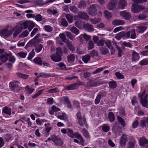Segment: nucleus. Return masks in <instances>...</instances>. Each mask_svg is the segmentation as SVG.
Returning <instances> with one entry per match:
<instances>
[{
  "mask_svg": "<svg viewBox=\"0 0 148 148\" xmlns=\"http://www.w3.org/2000/svg\"><path fill=\"white\" fill-rule=\"evenodd\" d=\"M78 7L81 9L83 8L86 7V2L83 1H81L78 5Z\"/></svg>",
  "mask_w": 148,
  "mask_h": 148,
  "instance_id": "49",
  "label": "nucleus"
},
{
  "mask_svg": "<svg viewBox=\"0 0 148 148\" xmlns=\"http://www.w3.org/2000/svg\"><path fill=\"white\" fill-rule=\"evenodd\" d=\"M3 111L5 114L9 115L11 114V109L7 106L4 107L3 109Z\"/></svg>",
  "mask_w": 148,
  "mask_h": 148,
  "instance_id": "26",
  "label": "nucleus"
},
{
  "mask_svg": "<svg viewBox=\"0 0 148 148\" xmlns=\"http://www.w3.org/2000/svg\"><path fill=\"white\" fill-rule=\"evenodd\" d=\"M140 56L138 53L135 51H133L132 53V62H136L138 61Z\"/></svg>",
  "mask_w": 148,
  "mask_h": 148,
  "instance_id": "9",
  "label": "nucleus"
},
{
  "mask_svg": "<svg viewBox=\"0 0 148 148\" xmlns=\"http://www.w3.org/2000/svg\"><path fill=\"white\" fill-rule=\"evenodd\" d=\"M43 47V45L41 44L38 45L36 47L35 50L37 53H39Z\"/></svg>",
  "mask_w": 148,
  "mask_h": 148,
  "instance_id": "57",
  "label": "nucleus"
},
{
  "mask_svg": "<svg viewBox=\"0 0 148 148\" xmlns=\"http://www.w3.org/2000/svg\"><path fill=\"white\" fill-rule=\"evenodd\" d=\"M29 34V32L27 30H26L25 31L22 32L19 36V37L23 38L27 36Z\"/></svg>",
  "mask_w": 148,
  "mask_h": 148,
  "instance_id": "59",
  "label": "nucleus"
},
{
  "mask_svg": "<svg viewBox=\"0 0 148 148\" xmlns=\"http://www.w3.org/2000/svg\"><path fill=\"white\" fill-rule=\"evenodd\" d=\"M124 35L123 34L122 32L118 33L115 36V38L118 40H119L121 38H123Z\"/></svg>",
  "mask_w": 148,
  "mask_h": 148,
  "instance_id": "55",
  "label": "nucleus"
},
{
  "mask_svg": "<svg viewBox=\"0 0 148 148\" xmlns=\"http://www.w3.org/2000/svg\"><path fill=\"white\" fill-rule=\"evenodd\" d=\"M69 9L70 10L74 13L76 14L78 11V9L76 6L74 5H71L70 6Z\"/></svg>",
  "mask_w": 148,
  "mask_h": 148,
  "instance_id": "35",
  "label": "nucleus"
},
{
  "mask_svg": "<svg viewBox=\"0 0 148 148\" xmlns=\"http://www.w3.org/2000/svg\"><path fill=\"white\" fill-rule=\"evenodd\" d=\"M100 50L101 53L103 55L107 54L109 52L108 49L105 47H101Z\"/></svg>",
  "mask_w": 148,
  "mask_h": 148,
  "instance_id": "38",
  "label": "nucleus"
},
{
  "mask_svg": "<svg viewBox=\"0 0 148 148\" xmlns=\"http://www.w3.org/2000/svg\"><path fill=\"white\" fill-rule=\"evenodd\" d=\"M75 137L77 138L79 140H80V143L82 145H84L83 144L84 143V141L80 134H79L78 132H75L74 137Z\"/></svg>",
  "mask_w": 148,
  "mask_h": 148,
  "instance_id": "15",
  "label": "nucleus"
},
{
  "mask_svg": "<svg viewBox=\"0 0 148 148\" xmlns=\"http://www.w3.org/2000/svg\"><path fill=\"white\" fill-rule=\"evenodd\" d=\"M39 75L37 76V77L39 78L40 77H42L43 78H47L48 77H51V74H46L44 73H41L39 74Z\"/></svg>",
  "mask_w": 148,
  "mask_h": 148,
  "instance_id": "36",
  "label": "nucleus"
},
{
  "mask_svg": "<svg viewBox=\"0 0 148 148\" xmlns=\"http://www.w3.org/2000/svg\"><path fill=\"white\" fill-rule=\"evenodd\" d=\"M139 143L140 145L142 146L148 144V140L147 139L145 136H143L139 140Z\"/></svg>",
  "mask_w": 148,
  "mask_h": 148,
  "instance_id": "13",
  "label": "nucleus"
},
{
  "mask_svg": "<svg viewBox=\"0 0 148 148\" xmlns=\"http://www.w3.org/2000/svg\"><path fill=\"white\" fill-rule=\"evenodd\" d=\"M94 47V43L92 41H89L88 43V49L91 50Z\"/></svg>",
  "mask_w": 148,
  "mask_h": 148,
  "instance_id": "58",
  "label": "nucleus"
},
{
  "mask_svg": "<svg viewBox=\"0 0 148 148\" xmlns=\"http://www.w3.org/2000/svg\"><path fill=\"white\" fill-rule=\"evenodd\" d=\"M16 74L18 77L22 78L24 79H27L29 77L28 75L23 74L20 73H17Z\"/></svg>",
  "mask_w": 148,
  "mask_h": 148,
  "instance_id": "27",
  "label": "nucleus"
},
{
  "mask_svg": "<svg viewBox=\"0 0 148 148\" xmlns=\"http://www.w3.org/2000/svg\"><path fill=\"white\" fill-rule=\"evenodd\" d=\"M115 75L116 77L119 79H122L124 78V75L120 73L116 72L115 73Z\"/></svg>",
  "mask_w": 148,
  "mask_h": 148,
  "instance_id": "54",
  "label": "nucleus"
},
{
  "mask_svg": "<svg viewBox=\"0 0 148 148\" xmlns=\"http://www.w3.org/2000/svg\"><path fill=\"white\" fill-rule=\"evenodd\" d=\"M100 83L98 81H95L92 80H90L87 82V86H88L94 87H96L99 85Z\"/></svg>",
  "mask_w": 148,
  "mask_h": 148,
  "instance_id": "10",
  "label": "nucleus"
},
{
  "mask_svg": "<svg viewBox=\"0 0 148 148\" xmlns=\"http://www.w3.org/2000/svg\"><path fill=\"white\" fill-rule=\"evenodd\" d=\"M123 34L124 35L123 39L129 38L130 36V32L128 31L126 33H125L123 32H122Z\"/></svg>",
  "mask_w": 148,
  "mask_h": 148,
  "instance_id": "53",
  "label": "nucleus"
},
{
  "mask_svg": "<svg viewBox=\"0 0 148 148\" xmlns=\"http://www.w3.org/2000/svg\"><path fill=\"white\" fill-rule=\"evenodd\" d=\"M131 103L132 105L135 106L138 104V101L137 100L136 97L134 96L132 99H131Z\"/></svg>",
  "mask_w": 148,
  "mask_h": 148,
  "instance_id": "51",
  "label": "nucleus"
},
{
  "mask_svg": "<svg viewBox=\"0 0 148 148\" xmlns=\"http://www.w3.org/2000/svg\"><path fill=\"white\" fill-rule=\"evenodd\" d=\"M62 40L64 43H66V38L65 34L63 33H61L59 35Z\"/></svg>",
  "mask_w": 148,
  "mask_h": 148,
  "instance_id": "45",
  "label": "nucleus"
},
{
  "mask_svg": "<svg viewBox=\"0 0 148 148\" xmlns=\"http://www.w3.org/2000/svg\"><path fill=\"white\" fill-rule=\"evenodd\" d=\"M56 0H47L45 2H44L42 0H40L38 1V2L40 4H41L42 5H43L48 3H52Z\"/></svg>",
  "mask_w": 148,
  "mask_h": 148,
  "instance_id": "46",
  "label": "nucleus"
},
{
  "mask_svg": "<svg viewBox=\"0 0 148 148\" xmlns=\"http://www.w3.org/2000/svg\"><path fill=\"white\" fill-rule=\"evenodd\" d=\"M105 92L104 91L100 92L97 95L95 101V104L97 105L99 103L101 100V97L103 96V94Z\"/></svg>",
  "mask_w": 148,
  "mask_h": 148,
  "instance_id": "14",
  "label": "nucleus"
},
{
  "mask_svg": "<svg viewBox=\"0 0 148 148\" xmlns=\"http://www.w3.org/2000/svg\"><path fill=\"white\" fill-rule=\"evenodd\" d=\"M146 120L143 119L140 120V126L142 127H144L146 126Z\"/></svg>",
  "mask_w": 148,
  "mask_h": 148,
  "instance_id": "63",
  "label": "nucleus"
},
{
  "mask_svg": "<svg viewBox=\"0 0 148 148\" xmlns=\"http://www.w3.org/2000/svg\"><path fill=\"white\" fill-rule=\"evenodd\" d=\"M59 91V89L57 88H55L53 89H51L47 91V92L48 93H56L58 92Z\"/></svg>",
  "mask_w": 148,
  "mask_h": 148,
  "instance_id": "52",
  "label": "nucleus"
},
{
  "mask_svg": "<svg viewBox=\"0 0 148 148\" xmlns=\"http://www.w3.org/2000/svg\"><path fill=\"white\" fill-rule=\"evenodd\" d=\"M104 14L106 19H109L111 18V13L107 10L104 11Z\"/></svg>",
  "mask_w": 148,
  "mask_h": 148,
  "instance_id": "41",
  "label": "nucleus"
},
{
  "mask_svg": "<svg viewBox=\"0 0 148 148\" xmlns=\"http://www.w3.org/2000/svg\"><path fill=\"white\" fill-rule=\"evenodd\" d=\"M70 31L76 35H77L79 34V31L75 27L73 26L70 28Z\"/></svg>",
  "mask_w": 148,
  "mask_h": 148,
  "instance_id": "24",
  "label": "nucleus"
},
{
  "mask_svg": "<svg viewBox=\"0 0 148 148\" xmlns=\"http://www.w3.org/2000/svg\"><path fill=\"white\" fill-rule=\"evenodd\" d=\"M8 59L6 56L4 55H1L0 56V60L3 62H5Z\"/></svg>",
  "mask_w": 148,
  "mask_h": 148,
  "instance_id": "50",
  "label": "nucleus"
},
{
  "mask_svg": "<svg viewBox=\"0 0 148 148\" xmlns=\"http://www.w3.org/2000/svg\"><path fill=\"white\" fill-rule=\"evenodd\" d=\"M130 33V38L131 39H135L136 38L135 29H132Z\"/></svg>",
  "mask_w": 148,
  "mask_h": 148,
  "instance_id": "43",
  "label": "nucleus"
},
{
  "mask_svg": "<svg viewBox=\"0 0 148 148\" xmlns=\"http://www.w3.org/2000/svg\"><path fill=\"white\" fill-rule=\"evenodd\" d=\"M82 132L84 136L87 139L90 138L89 134L87 130L85 129L84 128L82 130Z\"/></svg>",
  "mask_w": 148,
  "mask_h": 148,
  "instance_id": "34",
  "label": "nucleus"
},
{
  "mask_svg": "<svg viewBox=\"0 0 148 148\" xmlns=\"http://www.w3.org/2000/svg\"><path fill=\"white\" fill-rule=\"evenodd\" d=\"M147 15L145 13H143L139 14L138 17V19L140 20H144L146 18Z\"/></svg>",
  "mask_w": 148,
  "mask_h": 148,
  "instance_id": "44",
  "label": "nucleus"
},
{
  "mask_svg": "<svg viewBox=\"0 0 148 148\" xmlns=\"http://www.w3.org/2000/svg\"><path fill=\"white\" fill-rule=\"evenodd\" d=\"M66 44L67 47L69 49L72 51H75V48L74 46L73 45L71 42L69 40H68L66 41Z\"/></svg>",
  "mask_w": 148,
  "mask_h": 148,
  "instance_id": "18",
  "label": "nucleus"
},
{
  "mask_svg": "<svg viewBox=\"0 0 148 148\" xmlns=\"http://www.w3.org/2000/svg\"><path fill=\"white\" fill-rule=\"evenodd\" d=\"M56 55L61 56L62 53L61 48L60 47H58L56 48Z\"/></svg>",
  "mask_w": 148,
  "mask_h": 148,
  "instance_id": "56",
  "label": "nucleus"
},
{
  "mask_svg": "<svg viewBox=\"0 0 148 148\" xmlns=\"http://www.w3.org/2000/svg\"><path fill=\"white\" fill-rule=\"evenodd\" d=\"M125 21L123 20L116 19L113 21L112 23L113 25L117 26L124 24Z\"/></svg>",
  "mask_w": 148,
  "mask_h": 148,
  "instance_id": "20",
  "label": "nucleus"
},
{
  "mask_svg": "<svg viewBox=\"0 0 148 148\" xmlns=\"http://www.w3.org/2000/svg\"><path fill=\"white\" fill-rule=\"evenodd\" d=\"M147 27L143 25H140L138 27L137 31L139 33L142 34L146 29Z\"/></svg>",
  "mask_w": 148,
  "mask_h": 148,
  "instance_id": "23",
  "label": "nucleus"
},
{
  "mask_svg": "<svg viewBox=\"0 0 148 148\" xmlns=\"http://www.w3.org/2000/svg\"><path fill=\"white\" fill-rule=\"evenodd\" d=\"M79 125L81 126H82L84 124H86V119L83 118L78 120Z\"/></svg>",
  "mask_w": 148,
  "mask_h": 148,
  "instance_id": "42",
  "label": "nucleus"
},
{
  "mask_svg": "<svg viewBox=\"0 0 148 148\" xmlns=\"http://www.w3.org/2000/svg\"><path fill=\"white\" fill-rule=\"evenodd\" d=\"M65 17L69 23L73 22V16L72 14H67L65 15Z\"/></svg>",
  "mask_w": 148,
  "mask_h": 148,
  "instance_id": "32",
  "label": "nucleus"
},
{
  "mask_svg": "<svg viewBox=\"0 0 148 148\" xmlns=\"http://www.w3.org/2000/svg\"><path fill=\"white\" fill-rule=\"evenodd\" d=\"M90 56L86 55L82 57V60L85 63H87L90 60Z\"/></svg>",
  "mask_w": 148,
  "mask_h": 148,
  "instance_id": "37",
  "label": "nucleus"
},
{
  "mask_svg": "<svg viewBox=\"0 0 148 148\" xmlns=\"http://www.w3.org/2000/svg\"><path fill=\"white\" fill-rule=\"evenodd\" d=\"M68 62L72 63L74 62L75 59V56L74 54H70L67 57Z\"/></svg>",
  "mask_w": 148,
  "mask_h": 148,
  "instance_id": "29",
  "label": "nucleus"
},
{
  "mask_svg": "<svg viewBox=\"0 0 148 148\" xmlns=\"http://www.w3.org/2000/svg\"><path fill=\"white\" fill-rule=\"evenodd\" d=\"M19 82L17 81H14L10 82L9 83V86L12 89L14 90L16 88V89L20 90L21 89V87H20L18 85Z\"/></svg>",
  "mask_w": 148,
  "mask_h": 148,
  "instance_id": "7",
  "label": "nucleus"
},
{
  "mask_svg": "<svg viewBox=\"0 0 148 148\" xmlns=\"http://www.w3.org/2000/svg\"><path fill=\"white\" fill-rule=\"evenodd\" d=\"M115 44V47L116 48L118 51V57H120L123 55V50L121 49V48L117 45V44L116 43H114Z\"/></svg>",
  "mask_w": 148,
  "mask_h": 148,
  "instance_id": "21",
  "label": "nucleus"
},
{
  "mask_svg": "<svg viewBox=\"0 0 148 148\" xmlns=\"http://www.w3.org/2000/svg\"><path fill=\"white\" fill-rule=\"evenodd\" d=\"M78 16L79 18L85 20H87L89 19V16L87 14L83 12H79L78 13Z\"/></svg>",
  "mask_w": 148,
  "mask_h": 148,
  "instance_id": "11",
  "label": "nucleus"
},
{
  "mask_svg": "<svg viewBox=\"0 0 148 148\" xmlns=\"http://www.w3.org/2000/svg\"><path fill=\"white\" fill-rule=\"evenodd\" d=\"M34 61L35 63L39 65H42V60L41 58L40 57H36L34 58Z\"/></svg>",
  "mask_w": 148,
  "mask_h": 148,
  "instance_id": "31",
  "label": "nucleus"
},
{
  "mask_svg": "<svg viewBox=\"0 0 148 148\" xmlns=\"http://www.w3.org/2000/svg\"><path fill=\"white\" fill-rule=\"evenodd\" d=\"M51 59L53 61L56 62H59L62 59L61 56L56 55L51 56Z\"/></svg>",
  "mask_w": 148,
  "mask_h": 148,
  "instance_id": "22",
  "label": "nucleus"
},
{
  "mask_svg": "<svg viewBox=\"0 0 148 148\" xmlns=\"http://www.w3.org/2000/svg\"><path fill=\"white\" fill-rule=\"evenodd\" d=\"M139 64L140 66H144L148 65V60L146 59H144L139 62Z\"/></svg>",
  "mask_w": 148,
  "mask_h": 148,
  "instance_id": "40",
  "label": "nucleus"
},
{
  "mask_svg": "<svg viewBox=\"0 0 148 148\" xmlns=\"http://www.w3.org/2000/svg\"><path fill=\"white\" fill-rule=\"evenodd\" d=\"M35 54V53L34 50H32L29 54V55L27 57L28 59V60H30L32 59L34 56Z\"/></svg>",
  "mask_w": 148,
  "mask_h": 148,
  "instance_id": "61",
  "label": "nucleus"
},
{
  "mask_svg": "<svg viewBox=\"0 0 148 148\" xmlns=\"http://www.w3.org/2000/svg\"><path fill=\"white\" fill-rule=\"evenodd\" d=\"M148 95L146 94L143 97L140 99V103L142 106L146 108H148Z\"/></svg>",
  "mask_w": 148,
  "mask_h": 148,
  "instance_id": "8",
  "label": "nucleus"
},
{
  "mask_svg": "<svg viewBox=\"0 0 148 148\" xmlns=\"http://www.w3.org/2000/svg\"><path fill=\"white\" fill-rule=\"evenodd\" d=\"M122 45L125 47L132 48L133 45L130 42H127L126 41L123 42Z\"/></svg>",
  "mask_w": 148,
  "mask_h": 148,
  "instance_id": "60",
  "label": "nucleus"
},
{
  "mask_svg": "<svg viewBox=\"0 0 148 148\" xmlns=\"http://www.w3.org/2000/svg\"><path fill=\"white\" fill-rule=\"evenodd\" d=\"M127 5V2L125 0H120L118 3V7L120 9L123 10L125 9Z\"/></svg>",
  "mask_w": 148,
  "mask_h": 148,
  "instance_id": "12",
  "label": "nucleus"
},
{
  "mask_svg": "<svg viewBox=\"0 0 148 148\" xmlns=\"http://www.w3.org/2000/svg\"><path fill=\"white\" fill-rule=\"evenodd\" d=\"M27 54V52H21L17 53V55L22 58H25Z\"/></svg>",
  "mask_w": 148,
  "mask_h": 148,
  "instance_id": "47",
  "label": "nucleus"
},
{
  "mask_svg": "<svg viewBox=\"0 0 148 148\" xmlns=\"http://www.w3.org/2000/svg\"><path fill=\"white\" fill-rule=\"evenodd\" d=\"M52 140L56 144L58 145H61V139L59 137L55 135H52L51 136Z\"/></svg>",
  "mask_w": 148,
  "mask_h": 148,
  "instance_id": "16",
  "label": "nucleus"
},
{
  "mask_svg": "<svg viewBox=\"0 0 148 148\" xmlns=\"http://www.w3.org/2000/svg\"><path fill=\"white\" fill-rule=\"evenodd\" d=\"M98 6L95 4H93L89 7L88 9L89 14L92 16H95L97 14Z\"/></svg>",
  "mask_w": 148,
  "mask_h": 148,
  "instance_id": "3",
  "label": "nucleus"
},
{
  "mask_svg": "<svg viewBox=\"0 0 148 148\" xmlns=\"http://www.w3.org/2000/svg\"><path fill=\"white\" fill-rule=\"evenodd\" d=\"M117 119L118 121L121 123V125L123 127H125V123L123 118L120 116H118L117 117Z\"/></svg>",
  "mask_w": 148,
  "mask_h": 148,
  "instance_id": "25",
  "label": "nucleus"
},
{
  "mask_svg": "<svg viewBox=\"0 0 148 148\" xmlns=\"http://www.w3.org/2000/svg\"><path fill=\"white\" fill-rule=\"evenodd\" d=\"M23 28L22 25L20 24H17L15 28H12V29H14L15 31L14 33L13 34L14 37H16L18 34L21 32Z\"/></svg>",
  "mask_w": 148,
  "mask_h": 148,
  "instance_id": "5",
  "label": "nucleus"
},
{
  "mask_svg": "<svg viewBox=\"0 0 148 148\" xmlns=\"http://www.w3.org/2000/svg\"><path fill=\"white\" fill-rule=\"evenodd\" d=\"M66 35L67 37L71 40H73L75 39V36L70 32H67L66 33Z\"/></svg>",
  "mask_w": 148,
  "mask_h": 148,
  "instance_id": "30",
  "label": "nucleus"
},
{
  "mask_svg": "<svg viewBox=\"0 0 148 148\" xmlns=\"http://www.w3.org/2000/svg\"><path fill=\"white\" fill-rule=\"evenodd\" d=\"M47 12L48 14L53 15L56 14L58 12L57 11L55 10H52L51 9H49L47 10Z\"/></svg>",
  "mask_w": 148,
  "mask_h": 148,
  "instance_id": "62",
  "label": "nucleus"
},
{
  "mask_svg": "<svg viewBox=\"0 0 148 148\" xmlns=\"http://www.w3.org/2000/svg\"><path fill=\"white\" fill-rule=\"evenodd\" d=\"M90 22L93 24H97L101 21V19L99 18H90Z\"/></svg>",
  "mask_w": 148,
  "mask_h": 148,
  "instance_id": "39",
  "label": "nucleus"
},
{
  "mask_svg": "<svg viewBox=\"0 0 148 148\" xmlns=\"http://www.w3.org/2000/svg\"><path fill=\"white\" fill-rule=\"evenodd\" d=\"M132 6V11L134 13H138L145 9V7L141 5L134 4Z\"/></svg>",
  "mask_w": 148,
  "mask_h": 148,
  "instance_id": "2",
  "label": "nucleus"
},
{
  "mask_svg": "<svg viewBox=\"0 0 148 148\" xmlns=\"http://www.w3.org/2000/svg\"><path fill=\"white\" fill-rule=\"evenodd\" d=\"M119 14L120 16L126 20H130L131 18L130 13L125 10L120 11Z\"/></svg>",
  "mask_w": 148,
  "mask_h": 148,
  "instance_id": "4",
  "label": "nucleus"
},
{
  "mask_svg": "<svg viewBox=\"0 0 148 148\" xmlns=\"http://www.w3.org/2000/svg\"><path fill=\"white\" fill-rule=\"evenodd\" d=\"M83 23V21H78L75 23V25L78 28H80L81 26Z\"/></svg>",
  "mask_w": 148,
  "mask_h": 148,
  "instance_id": "64",
  "label": "nucleus"
},
{
  "mask_svg": "<svg viewBox=\"0 0 148 148\" xmlns=\"http://www.w3.org/2000/svg\"><path fill=\"white\" fill-rule=\"evenodd\" d=\"M67 134L68 136L71 138H74L75 133H74L73 130L70 128H67Z\"/></svg>",
  "mask_w": 148,
  "mask_h": 148,
  "instance_id": "33",
  "label": "nucleus"
},
{
  "mask_svg": "<svg viewBox=\"0 0 148 148\" xmlns=\"http://www.w3.org/2000/svg\"><path fill=\"white\" fill-rule=\"evenodd\" d=\"M14 31V29H11L10 30L7 29H3L0 30V35L3 38H7L10 36Z\"/></svg>",
  "mask_w": 148,
  "mask_h": 148,
  "instance_id": "1",
  "label": "nucleus"
},
{
  "mask_svg": "<svg viewBox=\"0 0 148 148\" xmlns=\"http://www.w3.org/2000/svg\"><path fill=\"white\" fill-rule=\"evenodd\" d=\"M57 65L58 66L60 67V69L64 70H66V65L63 63L60 62L58 64H57Z\"/></svg>",
  "mask_w": 148,
  "mask_h": 148,
  "instance_id": "48",
  "label": "nucleus"
},
{
  "mask_svg": "<svg viewBox=\"0 0 148 148\" xmlns=\"http://www.w3.org/2000/svg\"><path fill=\"white\" fill-rule=\"evenodd\" d=\"M127 139V135L125 134H123L121 137L120 139L119 144L121 146L123 147L126 145Z\"/></svg>",
  "mask_w": 148,
  "mask_h": 148,
  "instance_id": "6",
  "label": "nucleus"
},
{
  "mask_svg": "<svg viewBox=\"0 0 148 148\" xmlns=\"http://www.w3.org/2000/svg\"><path fill=\"white\" fill-rule=\"evenodd\" d=\"M77 84L75 83L71 84L68 86H66L65 88L66 90H75L77 89Z\"/></svg>",
  "mask_w": 148,
  "mask_h": 148,
  "instance_id": "19",
  "label": "nucleus"
},
{
  "mask_svg": "<svg viewBox=\"0 0 148 148\" xmlns=\"http://www.w3.org/2000/svg\"><path fill=\"white\" fill-rule=\"evenodd\" d=\"M84 27L86 30L89 32L92 31L94 29L92 25L89 24H85L84 25Z\"/></svg>",
  "mask_w": 148,
  "mask_h": 148,
  "instance_id": "28",
  "label": "nucleus"
},
{
  "mask_svg": "<svg viewBox=\"0 0 148 148\" xmlns=\"http://www.w3.org/2000/svg\"><path fill=\"white\" fill-rule=\"evenodd\" d=\"M60 108L53 105L52 106L50 109L49 110V113L51 115H53L54 112H56L60 111Z\"/></svg>",
  "mask_w": 148,
  "mask_h": 148,
  "instance_id": "17",
  "label": "nucleus"
}]
</instances>
